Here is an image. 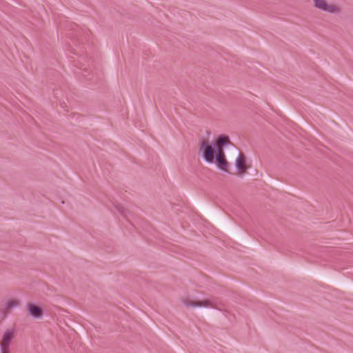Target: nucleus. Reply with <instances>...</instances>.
Instances as JSON below:
<instances>
[{
  "label": "nucleus",
  "instance_id": "nucleus-1",
  "mask_svg": "<svg viewBox=\"0 0 353 353\" xmlns=\"http://www.w3.org/2000/svg\"><path fill=\"white\" fill-rule=\"evenodd\" d=\"M200 152L204 161L208 163H213L216 154V148L214 145L210 144L208 141L202 139L200 142Z\"/></svg>",
  "mask_w": 353,
  "mask_h": 353
},
{
  "label": "nucleus",
  "instance_id": "nucleus-2",
  "mask_svg": "<svg viewBox=\"0 0 353 353\" xmlns=\"http://www.w3.org/2000/svg\"><path fill=\"white\" fill-rule=\"evenodd\" d=\"M183 303L187 307H205L221 310V303L215 299H205L203 301H192L189 299H183Z\"/></svg>",
  "mask_w": 353,
  "mask_h": 353
},
{
  "label": "nucleus",
  "instance_id": "nucleus-3",
  "mask_svg": "<svg viewBox=\"0 0 353 353\" xmlns=\"http://www.w3.org/2000/svg\"><path fill=\"white\" fill-rule=\"evenodd\" d=\"M231 142L230 141V139L228 136L225 134H221L218 136L216 139L214 141V145L215 148H216V152H224L223 148L230 144Z\"/></svg>",
  "mask_w": 353,
  "mask_h": 353
},
{
  "label": "nucleus",
  "instance_id": "nucleus-4",
  "mask_svg": "<svg viewBox=\"0 0 353 353\" xmlns=\"http://www.w3.org/2000/svg\"><path fill=\"white\" fill-rule=\"evenodd\" d=\"M216 163L217 167L223 172H228V165L229 163L225 159V152H216V154L214 157V162Z\"/></svg>",
  "mask_w": 353,
  "mask_h": 353
},
{
  "label": "nucleus",
  "instance_id": "nucleus-5",
  "mask_svg": "<svg viewBox=\"0 0 353 353\" xmlns=\"http://www.w3.org/2000/svg\"><path fill=\"white\" fill-rule=\"evenodd\" d=\"M235 166L239 174H243L247 172L246 158L243 153H239L235 161Z\"/></svg>",
  "mask_w": 353,
  "mask_h": 353
},
{
  "label": "nucleus",
  "instance_id": "nucleus-6",
  "mask_svg": "<svg viewBox=\"0 0 353 353\" xmlns=\"http://www.w3.org/2000/svg\"><path fill=\"white\" fill-rule=\"evenodd\" d=\"M314 6L323 11L334 13L339 11V8L335 6L327 4L324 0H314Z\"/></svg>",
  "mask_w": 353,
  "mask_h": 353
},
{
  "label": "nucleus",
  "instance_id": "nucleus-7",
  "mask_svg": "<svg viewBox=\"0 0 353 353\" xmlns=\"http://www.w3.org/2000/svg\"><path fill=\"white\" fill-rule=\"evenodd\" d=\"M14 337L12 330H7L2 338L1 343V350H10V344Z\"/></svg>",
  "mask_w": 353,
  "mask_h": 353
},
{
  "label": "nucleus",
  "instance_id": "nucleus-8",
  "mask_svg": "<svg viewBox=\"0 0 353 353\" xmlns=\"http://www.w3.org/2000/svg\"><path fill=\"white\" fill-rule=\"evenodd\" d=\"M27 310L30 314L35 319H40L43 314L42 309L33 303H28L27 305Z\"/></svg>",
  "mask_w": 353,
  "mask_h": 353
},
{
  "label": "nucleus",
  "instance_id": "nucleus-9",
  "mask_svg": "<svg viewBox=\"0 0 353 353\" xmlns=\"http://www.w3.org/2000/svg\"><path fill=\"white\" fill-rule=\"evenodd\" d=\"M19 304V302L17 301H15V300H11V301H9L7 303H6V309L9 310V309H11L12 307H16L17 305Z\"/></svg>",
  "mask_w": 353,
  "mask_h": 353
},
{
  "label": "nucleus",
  "instance_id": "nucleus-10",
  "mask_svg": "<svg viewBox=\"0 0 353 353\" xmlns=\"http://www.w3.org/2000/svg\"><path fill=\"white\" fill-rule=\"evenodd\" d=\"M1 353H10V350H1Z\"/></svg>",
  "mask_w": 353,
  "mask_h": 353
}]
</instances>
